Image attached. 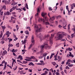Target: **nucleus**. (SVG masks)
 <instances>
[{
    "label": "nucleus",
    "instance_id": "0eeeda50",
    "mask_svg": "<svg viewBox=\"0 0 75 75\" xmlns=\"http://www.w3.org/2000/svg\"><path fill=\"white\" fill-rule=\"evenodd\" d=\"M31 42H32V44L33 45H34L35 44V41L34 40V36L32 35L31 37Z\"/></svg>",
    "mask_w": 75,
    "mask_h": 75
},
{
    "label": "nucleus",
    "instance_id": "bf43d9fd",
    "mask_svg": "<svg viewBox=\"0 0 75 75\" xmlns=\"http://www.w3.org/2000/svg\"><path fill=\"white\" fill-rule=\"evenodd\" d=\"M71 61V60L70 59H69L68 60H67V62H70Z\"/></svg>",
    "mask_w": 75,
    "mask_h": 75
},
{
    "label": "nucleus",
    "instance_id": "f704fd0d",
    "mask_svg": "<svg viewBox=\"0 0 75 75\" xmlns=\"http://www.w3.org/2000/svg\"><path fill=\"white\" fill-rule=\"evenodd\" d=\"M33 45V44H31L30 45V46L29 47V50H30V49L31 48V47H32V46H33V45Z\"/></svg>",
    "mask_w": 75,
    "mask_h": 75
},
{
    "label": "nucleus",
    "instance_id": "49530a36",
    "mask_svg": "<svg viewBox=\"0 0 75 75\" xmlns=\"http://www.w3.org/2000/svg\"><path fill=\"white\" fill-rule=\"evenodd\" d=\"M16 4H17V2H14L12 4V5H16Z\"/></svg>",
    "mask_w": 75,
    "mask_h": 75
},
{
    "label": "nucleus",
    "instance_id": "864d4df0",
    "mask_svg": "<svg viewBox=\"0 0 75 75\" xmlns=\"http://www.w3.org/2000/svg\"><path fill=\"white\" fill-rule=\"evenodd\" d=\"M62 27V26H61V25H59L58 26V27L60 28H61Z\"/></svg>",
    "mask_w": 75,
    "mask_h": 75
},
{
    "label": "nucleus",
    "instance_id": "b1692460",
    "mask_svg": "<svg viewBox=\"0 0 75 75\" xmlns=\"http://www.w3.org/2000/svg\"><path fill=\"white\" fill-rule=\"evenodd\" d=\"M75 33H74L72 34L71 35V38H74V37H75Z\"/></svg>",
    "mask_w": 75,
    "mask_h": 75
},
{
    "label": "nucleus",
    "instance_id": "c756f323",
    "mask_svg": "<svg viewBox=\"0 0 75 75\" xmlns=\"http://www.w3.org/2000/svg\"><path fill=\"white\" fill-rule=\"evenodd\" d=\"M13 46V44H10L8 45V47H9V48L10 47H11Z\"/></svg>",
    "mask_w": 75,
    "mask_h": 75
},
{
    "label": "nucleus",
    "instance_id": "c03bdc74",
    "mask_svg": "<svg viewBox=\"0 0 75 75\" xmlns=\"http://www.w3.org/2000/svg\"><path fill=\"white\" fill-rule=\"evenodd\" d=\"M11 21H13V19H14V17L13 16H11Z\"/></svg>",
    "mask_w": 75,
    "mask_h": 75
},
{
    "label": "nucleus",
    "instance_id": "4468645a",
    "mask_svg": "<svg viewBox=\"0 0 75 75\" xmlns=\"http://www.w3.org/2000/svg\"><path fill=\"white\" fill-rule=\"evenodd\" d=\"M47 54L46 53H44L43 54V57H45L44 58V60H45V57L47 56Z\"/></svg>",
    "mask_w": 75,
    "mask_h": 75
},
{
    "label": "nucleus",
    "instance_id": "7ed1b4c3",
    "mask_svg": "<svg viewBox=\"0 0 75 75\" xmlns=\"http://www.w3.org/2000/svg\"><path fill=\"white\" fill-rule=\"evenodd\" d=\"M44 45H42L40 46L42 50V51H43V50H44V47L45 46H46L45 47V49H47V42H45L44 43Z\"/></svg>",
    "mask_w": 75,
    "mask_h": 75
},
{
    "label": "nucleus",
    "instance_id": "0e129e2a",
    "mask_svg": "<svg viewBox=\"0 0 75 75\" xmlns=\"http://www.w3.org/2000/svg\"><path fill=\"white\" fill-rule=\"evenodd\" d=\"M10 11V12H12V11H13V9H12V8H11L10 9V11Z\"/></svg>",
    "mask_w": 75,
    "mask_h": 75
},
{
    "label": "nucleus",
    "instance_id": "6e6552de",
    "mask_svg": "<svg viewBox=\"0 0 75 75\" xmlns=\"http://www.w3.org/2000/svg\"><path fill=\"white\" fill-rule=\"evenodd\" d=\"M43 71H45V72H44V73L42 74H41V75H47V71H47V68H45L44 69H43Z\"/></svg>",
    "mask_w": 75,
    "mask_h": 75
},
{
    "label": "nucleus",
    "instance_id": "3c124183",
    "mask_svg": "<svg viewBox=\"0 0 75 75\" xmlns=\"http://www.w3.org/2000/svg\"><path fill=\"white\" fill-rule=\"evenodd\" d=\"M26 41L27 40H24L23 42V44H26Z\"/></svg>",
    "mask_w": 75,
    "mask_h": 75
},
{
    "label": "nucleus",
    "instance_id": "423d86ee",
    "mask_svg": "<svg viewBox=\"0 0 75 75\" xmlns=\"http://www.w3.org/2000/svg\"><path fill=\"white\" fill-rule=\"evenodd\" d=\"M41 8L39 6L38 7L37 9V14H35V16H38V13L40 12V10H41Z\"/></svg>",
    "mask_w": 75,
    "mask_h": 75
},
{
    "label": "nucleus",
    "instance_id": "cd10ccee",
    "mask_svg": "<svg viewBox=\"0 0 75 75\" xmlns=\"http://www.w3.org/2000/svg\"><path fill=\"white\" fill-rule=\"evenodd\" d=\"M54 31V30H52L50 31V32H48V33L49 34V33H53Z\"/></svg>",
    "mask_w": 75,
    "mask_h": 75
},
{
    "label": "nucleus",
    "instance_id": "338daca9",
    "mask_svg": "<svg viewBox=\"0 0 75 75\" xmlns=\"http://www.w3.org/2000/svg\"><path fill=\"white\" fill-rule=\"evenodd\" d=\"M56 74L57 75H59V72H56Z\"/></svg>",
    "mask_w": 75,
    "mask_h": 75
},
{
    "label": "nucleus",
    "instance_id": "a211bd4d",
    "mask_svg": "<svg viewBox=\"0 0 75 75\" xmlns=\"http://www.w3.org/2000/svg\"><path fill=\"white\" fill-rule=\"evenodd\" d=\"M7 52L6 50H5L3 52V53H2V55H5L6 54H7Z\"/></svg>",
    "mask_w": 75,
    "mask_h": 75
},
{
    "label": "nucleus",
    "instance_id": "680f3d73",
    "mask_svg": "<svg viewBox=\"0 0 75 75\" xmlns=\"http://www.w3.org/2000/svg\"><path fill=\"white\" fill-rule=\"evenodd\" d=\"M23 10H24V11H26V9L25 8V7H24L23 8Z\"/></svg>",
    "mask_w": 75,
    "mask_h": 75
},
{
    "label": "nucleus",
    "instance_id": "58836bf2",
    "mask_svg": "<svg viewBox=\"0 0 75 75\" xmlns=\"http://www.w3.org/2000/svg\"><path fill=\"white\" fill-rule=\"evenodd\" d=\"M54 9L55 11L57 9V6H56L54 7Z\"/></svg>",
    "mask_w": 75,
    "mask_h": 75
},
{
    "label": "nucleus",
    "instance_id": "473e14b6",
    "mask_svg": "<svg viewBox=\"0 0 75 75\" xmlns=\"http://www.w3.org/2000/svg\"><path fill=\"white\" fill-rule=\"evenodd\" d=\"M67 24L66 23L65 24V26H63V28H64V29H66V27H67Z\"/></svg>",
    "mask_w": 75,
    "mask_h": 75
},
{
    "label": "nucleus",
    "instance_id": "9d476101",
    "mask_svg": "<svg viewBox=\"0 0 75 75\" xmlns=\"http://www.w3.org/2000/svg\"><path fill=\"white\" fill-rule=\"evenodd\" d=\"M71 26V24H69L68 26V31L69 32V33H70V34H71V31H70V26Z\"/></svg>",
    "mask_w": 75,
    "mask_h": 75
},
{
    "label": "nucleus",
    "instance_id": "8fccbe9b",
    "mask_svg": "<svg viewBox=\"0 0 75 75\" xmlns=\"http://www.w3.org/2000/svg\"><path fill=\"white\" fill-rule=\"evenodd\" d=\"M41 52H42V51H41L40 52H38L37 53V54H40V53H41Z\"/></svg>",
    "mask_w": 75,
    "mask_h": 75
},
{
    "label": "nucleus",
    "instance_id": "e433bc0d",
    "mask_svg": "<svg viewBox=\"0 0 75 75\" xmlns=\"http://www.w3.org/2000/svg\"><path fill=\"white\" fill-rule=\"evenodd\" d=\"M16 46L17 47H19V43H18L16 44Z\"/></svg>",
    "mask_w": 75,
    "mask_h": 75
},
{
    "label": "nucleus",
    "instance_id": "a19ab883",
    "mask_svg": "<svg viewBox=\"0 0 75 75\" xmlns=\"http://www.w3.org/2000/svg\"><path fill=\"white\" fill-rule=\"evenodd\" d=\"M49 11H52V8H51V7H49Z\"/></svg>",
    "mask_w": 75,
    "mask_h": 75
},
{
    "label": "nucleus",
    "instance_id": "6e6d98bb",
    "mask_svg": "<svg viewBox=\"0 0 75 75\" xmlns=\"http://www.w3.org/2000/svg\"><path fill=\"white\" fill-rule=\"evenodd\" d=\"M51 18L53 20H55V18L54 17V16L52 17Z\"/></svg>",
    "mask_w": 75,
    "mask_h": 75
},
{
    "label": "nucleus",
    "instance_id": "de8ad7c7",
    "mask_svg": "<svg viewBox=\"0 0 75 75\" xmlns=\"http://www.w3.org/2000/svg\"><path fill=\"white\" fill-rule=\"evenodd\" d=\"M13 41V39H10L9 40V43L11 42V41Z\"/></svg>",
    "mask_w": 75,
    "mask_h": 75
},
{
    "label": "nucleus",
    "instance_id": "aec40b11",
    "mask_svg": "<svg viewBox=\"0 0 75 75\" xmlns=\"http://www.w3.org/2000/svg\"><path fill=\"white\" fill-rule=\"evenodd\" d=\"M54 55V53H52L50 57V59H51V58H52V57H53V55Z\"/></svg>",
    "mask_w": 75,
    "mask_h": 75
},
{
    "label": "nucleus",
    "instance_id": "ea45409f",
    "mask_svg": "<svg viewBox=\"0 0 75 75\" xmlns=\"http://www.w3.org/2000/svg\"><path fill=\"white\" fill-rule=\"evenodd\" d=\"M5 4H10L9 1H6V3H5Z\"/></svg>",
    "mask_w": 75,
    "mask_h": 75
},
{
    "label": "nucleus",
    "instance_id": "c85d7f7f",
    "mask_svg": "<svg viewBox=\"0 0 75 75\" xmlns=\"http://www.w3.org/2000/svg\"><path fill=\"white\" fill-rule=\"evenodd\" d=\"M1 27H2L3 30H4L6 29V27L5 26H3V25L1 26Z\"/></svg>",
    "mask_w": 75,
    "mask_h": 75
},
{
    "label": "nucleus",
    "instance_id": "5fc2aeb1",
    "mask_svg": "<svg viewBox=\"0 0 75 75\" xmlns=\"http://www.w3.org/2000/svg\"><path fill=\"white\" fill-rule=\"evenodd\" d=\"M6 0H3L2 1V3H6Z\"/></svg>",
    "mask_w": 75,
    "mask_h": 75
},
{
    "label": "nucleus",
    "instance_id": "4be33fe9",
    "mask_svg": "<svg viewBox=\"0 0 75 75\" xmlns=\"http://www.w3.org/2000/svg\"><path fill=\"white\" fill-rule=\"evenodd\" d=\"M4 10H6V7L5 5H3V7L2 8Z\"/></svg>",
    "mask_w": 75,
    "mask_h": 75
},
{
    "label": "nucleus",
    "instance_id": "79ce46f5",
    "mask_svg": "<svg viewBox=\"0 0 75 75\" xmlns=\"http://www.w3.org/2000/svg\"><path fill=\"white\" fill-rule=\"evenodd\" d=\"M23 64H27V63L28 62L27 61H23Z\"/></svg>",
    "mask_w": 75,
    "mask_h": 75
},
{
    "label": "nucleus",
    "instance_id": "f03ea898",
    "mask_svg": "<svg viewBox=\"0 0 75 75\" xmlns=\"http://www.w3.org/2000/svg\"><path fill=\"white\" fill-rule=\"evenodd\" d=\"M41 16L45 19H42L39 18L38 19V21H39V22L42 21L44 24L45 23L46 25H47V17L46 16H47V13L42 12L41 14Z\"/></svg>",
    "mask_w": 75,
    "mask_h": 75
},
{
    "label": "nucleus",
    "instance_id": "69168bd1",
    "mask_svg": "<svg viewBox=\"0 0 75 75\" xmlns=\"http://www.w3.org/2000/svg\"><path fill=\"white\" fill-rule=\"evenodd\" d=\"M69 67H72L73 66V64H70L69 66Z\"/></svg>",
    "mask_w": 75,
    "mask_h": 75
},
{
    "label": "nucleus",
    "instance_id": "052dcab7",
    "mask_svg": "<svg viewBox=\"0 0 75 75\" xmlns=\"http://www.w3.org/2000/svg\"><path fill=\"white\" fill-rule=\"evenodd\" d=\"M4 63H5V60H3L1 62L2 64H3Z\"/></svg>",
    "mask_w": 75,
    "mask_h": 75
},
{
    "label": "nucleus",
    "instance_id": "f8f14e48",
    "mask_svg": "<svg viewBox=\"0 0 75 75\" xmlns=\"http://www.w3.org/2000/svg\"><path fill=\"white\" fill-rule=\"evenodd\" d=\"M50 44L51 45H52L53 44V42L52 40V38H50Z\"/></svg>",
    "mask_w": 75,
    "mask_h": 75
},
{
    "label": "nucleus",
    "instance_id": "37998d69",
    "mask_svg": "<svg viewBox=\"0 0 75 75\" xmlns=\"http://www.w3.org/2000/svg\"><path fill=\"white\" fill-rule=\"evenodd\" d=\"M61 17V16H59L57 17V18H60Z\"/></svg>",
    "mask_w": 75,
    "mask_h": 75
},
{
    "label": "nucleus",
    "instance_id": "dca6fc26",
    "mask_svg": "<svg viewBox=\"0 0 75 75\" xmlns=\"http://www.w3.org/2000/svg\"><path fill=\"white\" fill-rule=\"evenodd\" d=\"M69 57H74V55L73 54H72V53H71V52H69Z\"/></svg>",
    "mask_w": 75,
    "mask_h": 75
},
{
    "label": "nucleus",
    "instance_id": "9b49d317",
    "mask_svg": "<svg viewBox=\"0 0 75 75\" xmlns=\"http://www.w3.org/2000/svg\"><path fill=\"white\" fill-rule=\"evenodd\" d=\"M47 25H49L50 26V27H55V25H52V24L51 23H49V22H47Z\"/></svg>",
    "mask_w": 75,
    "mask_h": 75
},
{
    "label": "nucleus",
    "instance_id": "393cba45",
    "mask_svg": "<svg viewBox=\"0 0 75 75\" xmlns=\"http://www.w3.org/2000/svg\"><path fill=\"white\" fill-rule=\"evenodd\" d=\"M16 28L17 29V31H18V29H19V28L18 27V25H17L16 26Z\"/></svg>",
    "mask_w": 75,
    "mask_h": 75
},
{
    "label": "nucleus",
    "instance_id": "ddd939ff",
    "mask_svg": "<svg viewBox=\"0 0 75 75\" xmlns=\"http://www.w3.org/2000/svg\"><path fill=\"white\" fill-rule=\"evenodd\" d=\"M10 13L8 11H7V12H5L4 13V15L5 16H8V15H10Z\"/></svg>",
    "mask_w": 75,
    "mask_h": 75
},
{
    "label": "nucleus",
    "instance_id": "412c9836",
    "mask_svg": "<svg viewBox=\"0 0 75 75\" xmlns=\"http://www.w3.org/2000/svg\"><path fill=\"white\" fill-rule=\"evenodd\" d=\"M12 14H13V16L14 17H16V12H13L12 13Z\"/></svg>",
    "mask_w": 75,
    "mask_h": 75
},
{
    "label": "nucleus",
    "instance_id": "2eb2a0df",
    "mask_svg": "<svg viewBox=\"0 0 75 75\" xmlns=\"http://www.w3.org/2000/svg\"><path fill=\"white\" fill-rule=\"evenodd\" d=\"M19 58H20L21 61H22V60L23 59V56L20 55H19L18 58V59H19Z\"/></svg>",
    "mask_w": 75,
    "mask_h": 75
},
{
    "label": "nucleus",
    "instance_id": "603ef678",
    "mask_svg": "<svg viewBox=\"0 0 75 75\" xmlns=\"http://www.w3.org/2000/svg\"><path fill=\"white\" fill-rule=\"evenodd\" d=\"M22 52H26L27 51V50H22Z\"/></svg>",
    "mask_w": 75,
    "mask_h": 75
},
{
    "label": "nucleus",
    "instance_id": "09e8293b",
    "mask_svg": "<svg viewBox=\"0 0 75 75\" xmlns=\"http://www.w3.org/2000/svg\"><path fill=\"white\" fill-rule=\"evenodd\" d=\"M65 68L66 69H70V68H69V67H68L67 66Z\"/></svg>",
    "mask_w": 75,
    "mask_h": 75
},
{
    "label": "nucleus",
    "instance_id": "7c9ffc66",
    "mask_svg": "<svg viewBox=\"0 0 75 75\" xmlns=\"http://www.w3.org/2000/svg\"><path fill=\"white\" fill-rule=\"evenodd\" d=\"M52 63L53 64V65H54V66H55V65H57V64L55 62H53Z\"/></svg>",
    "mask_w": 75,
    "mask_h": 75
},
{
    "label": "nucleus",
    "instance_id": "e2e57ef3",
    "mask_svg": "<svg viewBox=\"0 0 75 75\" xmlns=\"http://www.w3.org/2000/svg\"><path fill=\"white\" fill-rule=\"evenodd\" d=\"M58 21H55V24H56V25H58Z\"/></svg>",
    "mask_w": 75,
    "mask_h": 75
},
{
    "label": "nucleus",
    "instance_id": "4d7b16f0",
    "mask_svg": "<svg viewBox=\"0 0 75 75\" xmlns=\"http://www.w3.org/2000/svg\"><path fill=\"white\" fill-rule=\"evenodd\" d=\"M0 43H1V44H3L4 43V41H1V42Z\"/></svg>",
    "mask_w": 75,
    "mask_h": 75
},
{
    "label": "nucleus",
    "instance_id": "5701e85b",
    "mask_svg": "<svg viewBox=\"0 0 75 75\" xmlns=\"http://www.w3.org/2000/svg\"><path fill=\"white\" fill-rule=\"evenodd\" d=\"M28 65H32V66H34V64L33 63V62H31L28 64Z\"/></svg>",
    "mask_w": 75,
    "mask_h": 75
},
{
    "label": "nucleus",
    "instance_id": "f257e3e1",
    "mask_svg": "<svg viewBox=\"0 0 75 75\" xmlns=\"http://www.w3.org/2000/svg\"><path fill=\"white\" fill-rule=\"evenodd\" d=\"M39 25L40 26V28H39L37 24H35L34 29L35 30V35H36L37 37L40 38L41 41H42L44 38L45 39V38L47 37V35H45L43 37L41 34L40 33L39 35L37 34L38 32H40V31H41V30H42V27H41V25Z\"/></svg>",
    "mask_w": 75,
    "mask_h": 75
},
{
    "label": "nucleus",
    "instance_id": "39448f33",
    "mask_svg": "<svg viewBox=\"0 0 75 75\" xmlns=\"http://www.w3.org/2000/svg\"><path fill=\"white\" fill-rule=\"evenodd\" d=\"M12 8L13 10H14L16 9V10H19L18 11V12L19 13L20 12H21V11H22L21 9H20V8H17V6H13Z\"/></svg>",
    "mask_w": 75,
    "mask_h": 75
},
{
    "label": "nucleus",
    "instance_id": "a18cd8bd",
    "mask_svg": "<svg viewBox=\"0 0 75 75\" xmlns=\"http://www.w3.org/2000/svg\"><path fill=\"white\" fill-rule=\"evenodd\" d=\"M54 34H53V33L52 34H51V37L50 38H52H52H53V37H54Z\"/></svg>",
    "mask_w": 75,
    "mask_h": 75
},
{
    "label": "nucleus",
    "instance_id": "4c0bfd02",
    "mask_svg": "<svg viewBox=\"0 0 75 75\" xmlns=\"http://www.w3.org/2000/svg\"><path fill=\"white\" fill-rule=\"evenodd\" d=\"M12 60H13V61L12 62V63L13 64V63H14V62H15V63H16V60L13 59H12Z\"/></svg>",
    "mask_w": 75,
    "mask_h": 75
},
{
    "label": "nucleus",
    "instance_id": "a878e982",
    "mask_svg": "<svg viewBox=\"0 0 75 75\" xmlns=\"http://www.w3.org/2000/svg\"><path fill=\"white\" fill-rule=\"evenodd\" d=\"M2 36H3V32H2V31H1V34L0 35V38H1V37H2Z\"/></svg>",
    "mask_w": 75,
    "mask_h": 75
},
{
    "label": "nucleus",
    "instance_id": "6ab92c4d",
    "mask_svg": "<svg viewBox=\"0 0 75 75\" xmlns=\"http://www.w3.org/2000/svg\"><path fill=\"white\" fill-rule=\"evenodd\" d=\"M49 21L51 23H54V20H52V19H51V18H50L49 19Z\"/></svg>",
    "mask_w": 75,
    "mask_h": 75
},
{
    "label": "nucleus",
    "instance_id": "1a4fd4ad",
    "mask_svg": "<svg viewBox=\"0 0 75 75\" xmlns=\"http://www.w3.org/2000/svg\"><path fill=\"white\" fill-rule=\"evenodd\" d=\"M19 72L20 73V74L23 75H25V74H26V71H19Z\"/></svg>",
    "mask_w": 75,
    "mask_h": 75
},
{
    "label": "nucleus",
    "instance_id": "2f4dec72",
    "mask_svg": "<svg viewBox=\"0 0 75 75\" xmlns=\"http://www.w3.org/2000/svg\"><path fill=\"white\" fill-rule=\"evenodd\" d=\"M47 48H48V49H51V46H48L47 45Z\"/></svg>",
    "mask_w": 75,
    "mask_h": 75
},
{
    "label": "nucleus",
    "instance_id": "bb28decb",
    "mask_svg": "<svg viewBox=\"0 0 75 75\" xmlns=\"http://www.w3.org/2000/svg\"><path fill=\"white\" fill-rule=\"evenodd\" d=\"M25 33L26 34H29V33L28 32V31L26 30L25 32Z\"/></svg>",
    "mask_w": 75,
    "mask_h": 75
},
{
    "label": "nucleus",
    "instance_id": "774afa93",
    "mask_svg": "<svg viewBox=\"0 0 75 75\" xmlns=\"http://www.w3.org/2000/svg\"><path fill=\"white\" fill-rule=\"evenodd\" d=\"M71 6H73L74 7H75V4H73Z\"/></svg>",
    "mask_w": 75,
    "mask_h": 75
},
{
    "label": "nucleus",
    "instance_id": "20e7f679",
    "mask_svg": "<svg viewBox=\"0 0 75 75\" xmlns=\"http://www.w3.org/2000/svg\"><path fill=\"white\" fill-rule=\"evenodd\" d=\"M64 34L63 33L59 34L58 36L55 37V38H58V40H61L62 39L63 37H64Z\"/></svg>",
    "mask_w": 75,
    "mask_h": 75
},
{
    "label": "nucleus",
    "instance_id": "13d9d810",
    "mask_svg": "<svg viewBox=\"0 0 75 75\" xmlns=\"http://www.w3.org/2000/svg\"><path fill=\"white\" fill-rule=\"evenodd\" d=\"M72 30H73L74 31V33H75V28H73L72 29Z\"/></svg>",
    "mask_w": 75,
    "mask_h": 75
},
{
    "label": "nucleus",
    "instance_id": "c9c22d12",
    "mask_svg": "<svg viewBox=\"0 0 75 75\" xmlns=\"http://www.w3.org/2000/svg\"><path fill=\"white\" fill-rule=\"evenodd\" d=\"M66 10H67V11H69V8H68V6H66Z\"/></svg>",
    "mask_w": 75,
    "mask_h": 75
},
{
    "label": "nucleus",
    "instance_id": "72a5a7b5",
    "mask_svg": "<svg viewBox=\"0 0 75 75\" xmlns=\"http://www.w3.org/2000/svg\"><path fill=\"white\" fill-rule=\"evenodd\" d=\"M25 7L26 8H27V9H28V5L27 4H26V5H25Z\"/></svg>",
    "mask_w": 75,
    "mask_h": 75
},
{
    "label": "nucleus",
    "instance_id": "f3484780",
    "mask_svg": "<svg viewBox=\"0 0 75 75\" xmlns=\"http://www.w3.org/2000/svg\"><path fill=\"white\" fill-rule=\"evenodd\" d=\"M34 59L35 60H36L37 59L34 56H33L30 57V59Z\"/></svg>",
    "mask_w": 75,
    "mask_h": 75
}]
</instances>
